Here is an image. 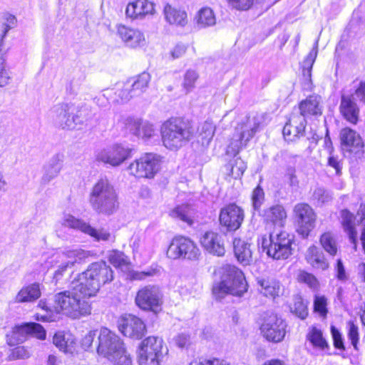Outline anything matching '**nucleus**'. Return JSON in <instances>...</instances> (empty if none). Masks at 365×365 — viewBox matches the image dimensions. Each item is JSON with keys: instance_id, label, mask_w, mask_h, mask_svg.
Masks as SVG:
<instances>
[{"instance_id": "423d86ee", "label": "nucleus", "mask_w": 365, "mask_h": 365, "mask_svg": "<svg viewBox=\"0 0 365 365\" xmlns=\"http://www.w3.org/2000/svg\"><path fill=\"white\" fill-rule=\"evenodd\" d=\"M262 115L250 113L244 117L235 128V133L227 148L228 155H236L255 136L262 123Z\"/></svg>"}, {"instance_id": "9d476101", "label": "nucleus", "mask_w": 365, "mask_h": 365, "mask_svg": "<svg viewBox=\"0 0 365 365\" xmlns=\"http://www.w3.org/2000/svg\"><path fill=\"white\" fill-rule=\"evenodd\" d=\"M292 240L289 235L284 232H272L269 240L262 237V247L267 255L274 259H284L292 254Z\"/></svg>"}, {"instance_id": "b1692460", "label": "nucleus", "mask_w": 365, "mask_h": 365, "mask_svg": "<svg viewBox=\"0 0 365 365\" xmlns=\"http://www.w3.org/2000/svg\"><path fill=\"white\" fill-rule=\"evenodd\" d=\"M307 125L306 118L303 115L293 113L289 121L283 128V135L287 141H295L302 137Z\"/></svg>"}, {"instance_id": "7c9ffc66", "label": "nucleus", "mask_w": 365, "mask_h": 365, "mask_svg": "<svg viewBox=\"0 0 365 365\" xmlns=\"http://www.w3.org/2000/svg\"><path fill=\"white\" fill-rule=\"evenodd\" d=\"M322 101L319 95H311L299 104L300 114L306 118L309 115H321L322 113Z\"/></svg>"}, {"instance_id": "72a5a7b5", "label": "nucleus", "mask_w": 365, "mask_h": 365, "mask_svg": "<svg viewBox=\"0 0 365 365\" xmlns=\"http://www.w3.org/2000/svg\"><path fill=\"white\" fill-rule=\"evenodd\" d=\"M305 258L307 263L314 269L325 270L329 267V262L324 253L314 245L308 248Z\"/></svg>"}, {"instance_id": "ea45409f", "label": "nucleus", "mask_w": 365, "mask_h": 365, "mask_svg": "<svg viewBox=\"0 0 365 365\" xmlns=\"http://www.w3.org/2000/svg\"><path fill=\"white\" fill-rule=\"evenodd\" d=\"M142 245L138 237L133 238L130 245L134 257H142L143 259H149L155 252V246L152 241H144V247L148 246V249L145 252L142 250Z\"/></svg>"}, {"instance_id": "c03bdc74", "label": "nucleus", "mask_w": 365, "mask_h": 365, "mask_svg": "<svg viewBox=\"0 0 365 365\" xmlns=\"http://www.w3.org/2000/svg\"><path fill=\"white\" fill-rule=\"evenodd\" d=\"M320 244L323 249L331 256L336 255L338 247L335 236L329 232L322 234L320 237Z\"/></svg>"}, {"instance_id": "5701e85b", "label": "nucleus", "mask_w": 365, "mask_h": 365, "mask_svg": "<svg viewBox=\"0 0 365 365\" xmlns=\"http://www.w3.org/2000/svg\"><path fill=\"white\" fill-rule=\"evenodd\" d=\"M118 36L130 48H138L145 44V38L143 33L136 28H133L123 24L116 26Z\"/></svg>"}, {"instance_id": "c9c22d12", "label": "nucleus", "mask_w": 365, "mask_h": 365, "mask_svg": "<svg viewBox=\"0 0 365 365\" xmlns=\"http://www.w3.org/2000/svg\"><path fill=\"white\" fill-rule=\"evenodd\" d=\"M307 341L315 349L327 352L329 349V345L323 336L322 331L317 327L309 329L307 334Z\"/></svg>"}, {"instance_id": "69168bd1", "label": "nucleus", "mask_w": 365, "mask_h": 365, "mask_svg": "<svg viewBox=\"0 0 365 365\" xmlns=\"http://www.w3.org/2000/svg\"><path fill=\"white\" fill-rule=\"evenodd\" d=\"M331 332L334 347L340 350H344L345 347L344 345L343 339L339 331L336 327H331Z\"/></svg>"}, {"instance_id": "20e7f679", "label": "nucleus", "mask_w": 365, "mask_h": 365, "mask_svg": "<svg viewBox=\"0 0 365 365\" xmlns=\"http://www.w3.org/2000/svg\"><path fill=\"white\" fill-rule=\"evenodd\" d=\"M247 290V284L243 272L234 265L222 267V279L214 284L212 293L216 299H222L226 294L242 296Z\"/></svg>"}, {"instance_id": "9b49d317", "label": "nucleus", "mask_w": 365, "mask_h": 365, "mask_svg": "<svg viewBox=\"0 0 365 365\" xmlns=\"http://www.w3.org/2000/svg\"><path fill=\"white\" fill-rule=\"evenodd\" d=\"M88 256V253L81 249L66 250L53 255L51 263H53L56 267L53 275L54 283L58 284L76 263Z\"/></svg>"}, {"instance_id": "0e129e2a", "label": "nucleus", "mask_w": 365, "mask_h": 365, "mask_svg": "<svg viewBox=\"0 0 365 365\" xmlns=\"http://www.w3.org/2000/svg\"><path fill=\"white\" fill-rule=\"evenodd\" d=\"M190 365H230L227 361L218 358L210 359L194 360L190 363Z\"/></svg>"}, {"instance_id": "4c0bfd02", "label": "nucleus", "mask_w": 365, "mask_h": 365, "mask_svg": "<svg viewBox=\"0 0 365 365\" xmlns=\"http://www.w3.org/2000/svg\"><path fill=\"white\" fill-rule=\"evenodd\" d=\"M150 75L147 72H143L140 74L128 80L130 83L132 91L136 96H140L147 90L150 81Z\"/></svg>"}, {"instance_id": "e2e57ef3", "label": "nucleus", "mask_w": 365, "mask_h": 365, "mask_svg": "<svg viewBox=\"0 0 365 365\" xmlns=\"http://www.w3.org/2000/svg\"><path fill=\"white\" fill-rule=\"evenodd\" d=\"M317 56V41L316 42V46L314 48L312 49V51L307 56L305 59L302 63V69H308L312 70L313 64L315 61V59Z\"/></svg>"}, {"instance_id": "603ef678", "label": "nucleus", "mask_w": 365, "mask_h": 365, "mask_svg": "<svg viewBox=\"0 0 365 365\" xmlns=\"http://www.w3.org/2000/svg\"><path fill=\"white\" fill-rule=\"evenodd\" d=\"M132 88L127 81L123 86L120 89H118L115 94L118 96L116 98V101L118 103H126L129 101L132 98L137 97L136 95H134L132 91Z\"/></svg>"}, {"instance_id": "a211bd4d", "label": "nucleus", "mask_w": 365, "mask_h": 365, "mask_svg": "<svg viewBox=\"0 0 365 365\" xmlns=\"http://www.w3.org/2000/svg\"><path fill=\"white\" fill-rule=\"evenodd\" d=\"M63 224L68 227L78 230L94 237L97 241H114L115 236L105 229L96 230L81 220L71 215H65Z\"/></svg>"}, {"instance_id": "393cba45", "label": "nucleus", "mask_w": 365, "mask_h": 365, "mask_svg": "<svg viewBox=\"0 0 365 365\" xmlns=\"http://www.w3.org/2000/svg\"><path fill=\"white\" fill-rule=\"evenodd\" d=\"M155 12V4L149 0H135L130 2L125 9V15L128 18L135 19H143L148 15L153 14Z\"/></svg>"}, {"instance_id": "a878e982", "label": "nucleus", "mask_w": 365, "mask_h": 365, "mask_svg": "<svg viewBox=\"0 0 365 365\" xmlns=\"http://www.w3.org/2000/svg\"><path fill=\"white\" fill-rule=\"evenodd\" d=\"M339 135L343 150L357 154L362 150L364 143L355 130L344 128L341 130Z\"/></svg>"}, {"instance_id": "f704fd0d", "label": "nucleus", "mask_w": 365, "mask_h": 365, "mask_svg": "<svg viewBox=\"0 0 365 365\" xmlns=\"http://www.w3.org/2000/svg\"><path fill=\"white\" fill-rule=\"evenodd\" d=\"M264 218L280 227L284 226L287 218V212L282 205H273L264 211Z\"/></svg>"}, {"instance_id": "dca6fc26", "label": "nucleus", "mask_w": 365, "mask_h": 365, "mask_svg": "<svg viewBox=\"0 0 365 365\" xmlns=\"http://www.w3.org/2000/svg\"><path fill=\"white\" fill-rule=\"evenodd\" d=\"M131 148L122 144H115L98 152L96 158L98 162L118 167L131 158Z\"/></svg>"}, {"instance_id": "2f4dec72", "label": "nucleus", "mask_w": 365, "mask_h": 365, "mask_svg": "<svg viewBox=\"0 0 365 365\" xmlns=\"http://www.w3.org/2000/svg\"><path fill=\"white\" fill-rule=\"evenodd\" d=\"M233 250L237 261L243 266H247L252 262V252L250 245L246 241L235 237L233 240Z\"/></svg>"}, {"instance_id": "13d9d810", "label": "nucleus", "mask_w": 365, "mask_h": 365, "mask_svg": "<svg viewBox=\"0 0 365 365\" xmlns=\"http://www.w3.org/2000/svg\"><path fill=\"white\" fill-rule=\"evenodd\" d=\"M247 169L246 163L240 158H237L231 165V175L234 178H240Z\"/></svg>"}, {"instance_id": "f257e3e1", "label": "nucleus", "mask_w": 365, "mask_h": 365, "mask_svg": "<svg viewBox=\"0 0 365 365\" xmlns=\"http://www.w3.org/2000/svg\"><path fill=\"white\" fill-rule=\"evenodd\" d=\"M83 286L76 280L73 288L56 293L53 297V309L57 314H63L71 319H80L91 314L92 307Z\"/></svg>"}, {"instance_id": "4468645a", "label": "nucleus", "mask_w": 365, "mask_h": 365, "mask_svg": "<svg viewBox=\"0 0 365 365\" xmlns=\"http://www.w3.org/2000/svg\"><path fill=\"white\" fill-rule=\"evenodd\" d=\"M287 324L277 314H267L262 319L260 331L262 336L269 341L280 342L286 334Z\"/></svg>"}, {"instance_id": "a18cd8bd", "label": "nucleus", "mask_w": 365, "mask_h": 365, "mask_svg": "<svg viewBox=\"0 0 365 365\" xmlns=\"http://www.w3.org/2000/svg\"><path fill=\"white\" fill-rule=\"evenodd\" d=\"M290 310L302 319H304L308 315L307 304L304 302L302 297L299 294L294 296L293 302L290 305Z\"/></svg>"}, {"instance_id": "f8f14e48", "label": "nucleus", "mask_w": 365, "mask_h": 365, "mask_svg": "<svg viewBox=\"0 0 365 365\" xmlns=\"http://www.w3.org/2000/svg\"><path fill=\"white\" fill-rule=\"evenodd\" d=\"M161 157L155 153H147L132 162L128 169L137 178L152 179L160 169Z\"/></svg>"}, {"instance_id": "cd10ccee", "label": "nucleus", "mask_w": 365, "mask_h": 365, "mask_svg": "<svg viewBox=\"0 0 365 365\" xmlns=\"http://www.w3.org/2000/svg\"><path fill=\"white\" fill-rule=\"evenodd\" d=\"M339 110L347 121L352 124H356L359 120V108L352 95L341 96Z\"/></svg>"}, {"instance_id": "f3484780", "label": "nucleus", "mask_w": 365, "mask_h": 365, "mask_svg": "<svg viewBox=\"0 0 365 365\" xmlns=\"http://www.w3.org/2000/svg\"><path fill=\"white\" fill-rule=\"evenodd\" d=\"M294 214L297 225V232L303 238L307 237L315 227V212L308 204L298 203L294 206Z\"/></svg>"}, {"instance_id": "aec40b11", "label": "nucleus", "mask_w": 365, "mask_h": 365, "mask_svg": "<svg viewBox=\"0 0 365 365\" xmlns=\"http://www.w3.org/2000/svg\"><path fill=\"white\" fill-rule=\"evenodd\" d=\"M219 219L220 225L227 230L235 231L241 226L244 212L240 207L232 203L221 209Z\"/></svg>"}, {"instance_id": "4d7b16f0", "label": "nucleus", "mask_w": 365, "mask_h": 365, "mask_svg": "<svg viewBox=\"0 0 365 365\" xmlns=\"http://www.w3.org/2000/svg\"><path fill=\"white\" fill-rule=\"evenodd\" d=\"M264 201L263 189L258 185L254 189L252 194V204L255 210H259Z\"/></svg>"}, {"instance_id": "bf43d9fd", "label": "nucleus", "mask_w": 365, "mask_h": 365, "mask_svg": "<svg viewBox=\"0 0 365 365\" xmlns=\"http://www.w3.org/2000/svg\"><path fill=\"white\" fill-rule=\"evenodd\" d=\"M327 302L324 296L316 295L314 300V312L320 316L325 317L327 314Z\"/></svg>"}, {"instance_id": "39448f33", "label": "nucleus", "mask_w": 365, "mask_h": 365, "mask_svg": "<svg viewBox=\"0 0 365 365\" xmlns=\"http://www.w3.org/2000/svg\"><path fill=\"white\" fill-rule=\"evenodd\" d=\"M112 268L105 261L91 264L87 269L79 274L76 279L85 289L86 294L94 296L101 287L113 280Z\"/></svg>"}, {"instance_id": "6ab92c4d", "label": "nucleus", "mask_w": 365, "mask_h": 365, "mask_svg": "<svg viewBox=\"0 0 365 365\" xmlns=\"http://www.w3.org/2000/svg\"><path fill=\"white\" fill-rule=\"evenodd\" d=\"M118 327L124 336L133 339L142 338L146 331L144 322L132 314L122 316L118 321Z\"/></svg>"}, {"instance_id": "3c124183", "label": "nucleus", "mask_w": 365, "mask_h": 365, "mask_svg": "<svg viewBox=\"0 0 365 365\" xmlns=\"http://www.w3.org/2000/svg\"><path fill=\"white\" fill-rule=\"evenodd\" d=\"M215 127L210 121H205L199 127V134L202 138V143H209L212 139Z\"/></svg>"}, {"instance_id": "79ce46f5", "label": "nucleus", "mask_w": 365, "mask_h": 365, "mask_svg": "<svg viewBox=\"0 0 365 365\" xmlns=\"http://www.w3.org/2000/svg\"><path fill=\"white\" fill-rule=\"evenodd\" d=\"M164 14L166 20L170 24L184 26L186 24V13L185 11L173 8L169 4H167L165 6Z\"/></svg>"}, {"instance_id": "8fccbe9b", "label": "nucleus", "mask_w": 365, "mask_h": 365, "mask_svg": "<svg viewBox=\"0 0 365 365\" xmlns=\"http://www.w3.org/2000/svg\"><path fill=\"white\" fill-rule=\"evenodd\" d=\"M199 78L198 73L192 69L187 70L184 74L182 86L186 93L191 92L195 87V83Z\"/></svg>"}, {"instance_id": "052dcab7", "label": "nucleus", "mask_w": 365, "mask_h": 365, "mask_svg": "<svg viewBox=\"0 0 365 365\" xmlns=\"http://www.w3.org/2000/svg\"><path fill=\"white\" fill-rule=\"evenodd\" d=\"M348 339L350 340L351 344L355 350H358L359 342V331L358 327L352 322L349 323L348 328Z\"/></svg>"}, {"instance_id": "6e6552de", "label": "nucleus", "mask_w": 365, "mask_h": 365, "mask_svg": "<svg viewBox=\"0 0 365 365\" xmlns=\"http://www.w3.org/2000/svg\"><path fill=\"white\" fill-rule=\"evenodd\" d=\"M87 110L77 109L72 103H61L55 105L50 112L51 118L56 126L63 130H74L86 121Z\"/></svg>"}, {"instance_id": "09e8293b", "label": "nucleus", "mask_w": 365, "mask_h": 365, "mask_svg": "<svg viewBox=\"0 0 365 365\" xmlns=\"http://www.w3.org/2000/svg\"><path fill=\"white\" fill-rule=\"evenodd\" d=\"M109 262L115 267L123 268L129 264V258L123 252L112 250L108 255Z\"/></svg>"}, {"instance_id": "c85d7f7f", "label": "nucleus", "mask_w": 365, "mask_h": 365, "mask_svg": "<svg viewBox=\"0 0 365 365\" xmlns=\"http://www.w3.org/2000/svg\"><path fill=\"white\" fill-rule=\"evenodd\" d=\"M63 155L57 153L51 157L49 161L44 165V173L41 178L42 184H48L60 173L63 168Z\"/></svg>"}, {"instance_id": "37998d69", "label": "nucleus", "mask_w": 365, "mask_h": 365, "mask_svg": "<svg viewBox=\"0 0 365 365\" xmlns=\"http://www.w3.org/2000/svg\"><path fill=\"white\" fill-rule=\"evenodd\" d=\"M341 215L343 227L347 232L351 242L354 243L356 237V231L354 227V217L346 210H342Z\"/></svg>"}, {"instance_id": "e433bc0d", "label": "nucleus", "mask_w": 365, "mask_h": 365, "mask_svg": "<svg viewBox=\"0 0 365 365\" xmlns=\"http://www.w3.org/2000/svg\"><path fill=\"white\" fill-rule=\"evenodd\" d=\"M257 283L259 292L266 297L274 299L281 292V284L278 281L261 279L258 280Z\"/></svg>"}, {"instance_id": "0eeeda50", "label": "nucleus", "mask_w": 365, "mask_h": 365, "mask_svg": "<svg viewBox=\"0 0 365 365\" xmlns=\"http://www.w3.org/2000/svg\"><path fill=\"white\" fill-rule=\"evenodd\" d=\"M163 145L170 150H177L188 142L192 135L191 127L180 118H170L160 128Z\"/></svg>"}, {"instance_id": "680f3d73", "label": "nucleus", "mask_w": 365, "mask_h": 365, "mask_svg": "<svg viewBox=\"0 0 365 365\" xmlns=\"http://www.w3.org/2000/svg\"><path fill=\"white\" fill-rule=\"evenodd\" d=\"M230 5L240 11H247L253 5L254 0H228Z\"/></svg>"}, {"instance_id": "412c9836", "label": "nucleus", "mask_w": 365, "mask_h": 365, "mask_svg": "<svg viewBox=\"0 0 365 365\" xmlns=\"http://www.w3.org/2000/svg\"><path fill=\"white\" fill-rule=\"evenodd\" d=\"M27 334L34 335L39 339L46 338V331L41 325L37 323H27L14 328L11 336L7 340L8 344L13 346L15 344L22 343Z\"/></svg>"}, {"instance_id": "58836bf2", "label": "nucleus", "mask_w": 365, "mask_h": 365, "mask_svg": "<svg viewBox=\"0 0 365 365\" xmlns=\"http://www.w3.org/2000/svg\"><path fill=\"white\" fill-rule=\"evenodd\" d=\"M195 211L188 205L178 206L170 212V216L192 225L195 221Z\"/></svg>"}, {"instance_id": "bb28decb", "label": "nucleus", "mask_w": 365, "mask_h": 365, "mask_svg": "<svg viewBox=\"0 0 365 365\" xmlns=\"http://www.w3.org/2000/svg\"><path fill=\"white\" fill-rule=\"evenodd\" d=\"M200 244L208 252L223 256L225 252L222 236L215 232H206L200 238Z\"/></svg>"}, {"instance_id": "1a4fd4ad", "label": "nucleus", "mask_w": 365, "mask_h": 365, "mask_svg": "<svg viewBox=\"0 0 365 365\" xmlns=\"http://www.w3.org/2000/svg\"><path fill=\"white\" fill-rule=\"evenodd\" d=\"M168 349L161 337L150 336L142 341L138 352L139 365H160Z\"/></svg>"}, {"instance_id": "c756f323", "label": "nucleus", "mask_w": 365, "mask_h": 365, "mask_svg": "<svg viewBox=\"0 0 365 365\" xmlns=\"http://www.w3.org/2000/svg\"><path fill=\"white\" fill-rule=\"evenodd\" d=\"M41 295V284L34 282L22 287L16 294L14 301L16 303H31L39 299Z\"/></svg>"}, {"instance_id": "5fc2aeb1", "label": "nucleus", "mask_w": 365, "mask_h": 365, "mask_svg": "<svg viewBox=\"0 0 365 365\" xmlns=\"http://www.w3.org/2000/svg\"><path fill=\"white\" fill-rule=\"evenodd\" d=\"M31 356L30 351L25 346H17L10 350L8 355L9 361H14L17 359H26Z\"/></svg>"}, {"instance_id": "2eb2a0df", "label": "nucleus", "mask_w": 365, "mask_h": 365, "mask_svg": "<svg viewBox=\"0 0 365 365\" xmlns=\"http://www.w3.org/2000/svg\"><path fill=\"white\" fill-rule=\"evenodd\" d=\"M135 303L141 309L157 312L163 304L160 288L148 285L140 289L135 297Z\"/></svg>"}, {"instance_id": "a19ab883", "label": "nucleus", "mask_w": 365, "mask_h": 365, "mask_svg": "<svg viewBox=\"0 0 365 365\" xmlns=\"http://www.w3.org/2000/svg\"><path fill=\"white\" fill-rule=\"evenodd\" d=\"M195 20L197 27L200 29L214 26L216 23L214 12L209 7H203L200 9L195 17Z\"/></svg>"}, {"instance_id": "774afa93", "label": "nucleus", "mask_w": 365, "mask_h": 365, "mask_svg": "<svg viewBox=\"0 0 365 365\" xmlns=\"http://www.w3.org/2000/svg\"><path fill=\"white\" fill-rule=\"evenodd\" d=\"M187 51V46L184 44L178 43L171 51L173 58H178L182 56Z\"/></svg>"}, {"instance_id": "6e6d98bb", "label": "nucleus", "mask_w": 365, "mask_h": 365, "mask_svg": "<svg viewBox=\"0 0 365 365\" xmlns=\"http://www.w3.org/2000/svg\"><path fill=\"white\" fill-rule=\"evenodd\" d=\"M312 197L318 205H323L331 201L332 195L325 189L322 187H317L314 190Z\"/></svg>"}, {"instance_id": "f03ea898", "label": "nucleus", "mask_w": 365, "mask_h": 365, "mask_svg": "<svg viewBox=\"0 0 365 365\" xmlns=\"http://www.w3.org/2000/svg\"><path fill=\"white\" fill-rule=\"evenodd\" d=\"M97 354L113 362L115 365H131L130 355L127 354L122 339L115 332L102 327L96 341Z\"/></svg>"}, {"instance_id": "49530a36", "label": "nucleus", "mask_w": 365, "mask_h": 365, "mask_svg": "<svg viewBox=\"0 0 365 365\" xmlns=\"http://www.w3.org/2000/svg\"><path fill=\"white\" fill-rule=\"evenodd\" d=\"M298 282L305 284L311 289L315 291L319 288V282L316 277L304 270H299L297 273Z\"/></svg>"}, {"instance_id": "7ed1b4c3", "label": "nucleus", "mask_w": 365, "mask_h": 365, "mask_svg": "<svg viewBox=\"0 0 365 365\" xmlns=\"http://www.w3.org/2000/svg\"><path fill=\"white\" fill-rule=\"evenodd\" d=\"M89 202L94 211L106 215L114 213L119 206L116 190L106 178H101L93 185Z\"/></svg>"}, {"instance_id": "473e14b6", "label": "nucleus", "mask_w": 365, "mask_h": 365, "mask_svg": "<svg viewBox=\"0 0 365 365\" xmlns=\"http://www.w3.org/2000/svg\"><path fill=\"white\" fill-rule=\"evenodd\" d=\"M53 343L66 354H73L76 351V339L69 332L56 333L53 337Z\"/></svg>"}, {"instance_id": "338daca9", "label": "nucleus", "mask_w": 365, "mask_h": 365, "mask_svg": "<svg viewBox=\"0 0 365 365\" xmlns=\"http://www.w3.org/2000/svg\"><path fill=\"white\" fill-rule=\"evenodd\" d=\"M155 273V269H151L144 272L133 271L130 273V277L133 280H142L147 277L153 276Z\"/></svg>"}, {"instance_id": "de8ad7c7", "label": "nucleus", "mask_w": 365, "mask_h": 365, "mask_svg": "<svg viewBox=\"0 0 365 365\" xmlns=\"http://www.w3.org/2000/svg\"><path fill=\"white\" fill-rule=\"evenodd\" d=\"M98 330H91L86 333L81 340V346L86 351L96 350V341H98Z\"/></svg>"}, {"instance_id": "ddd939ff", "label": "nucleus", "mask_w": 365, "mask_h": 365, "mask_svg": "<svg viewBox=\"0 0 365 365\" xmlns=\"http://www.w3.org/2000/svg\"><path fill=\"white\" fill-rule=\"evenodd\" d=\"M166 254L172 259H196L200 255V250L190 239L178 236L172 240Z\"/></svg>"}, {"instance_id": "4be33fe9", "label": "nucleus", "mask_w": 365, "mask_h": 365, "mask_svg": "<svg viewBox=\"0 0 365 365\" xmlns=\"http://www.w3.org/2000/svg\"><path fill=\"white\" fill-rule=\"evenodd\" d=\"M123 123L130 133L144 140L150 139L155 133L153 125L140 118L130 116Z\"/></svg>"}, {"instance_id": "864d4df0", "label": "nucleus", "mask_w": 365, "mask_h": 365, "mask_svg": "<svg viewBox=\"0 0 365 365\" xmlns=\"http://www.w3.org/2000/svg\"><path fill=\"white\" fill-rule=\"evenodd\" d=\"M11 78L10 72L6 69L5 54L0 52V87L6 86Z\"/></svg>"}]
</instances>
